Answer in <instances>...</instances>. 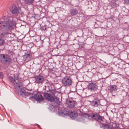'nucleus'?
Instances as JSON below:
<instances>
[{"instance_id":"nucleus-10","label":"nucleus","mask_w":129,"mask_h":129,"mask_svg":"<svg viewBox=\"0 0 129 129\" xmlns=\"http://www.w3.org/2000/svg\"><path fill=\"white\" fill-rule=\"evenodd\" d=\"M58 113L59 115L63 116H67L69 112L67 109L63 108H62L58 111Z\"/></svg>"},{"instance_id":"nucleus-20","label":"nucleus","mask_w":129,"mask_h":129,"mask_svg":"<svg viewBox=\"0 0 129 129\" xmlns=\"http://www.w3.org/2000/svg\"><path fill=\"white\" fill-rule=\"evenodd\" d=\"M5 43V41L4 39H2L0 38V46L3 45Z\"/></svg>"},{"instance_id":"nucleus-16","label":"nucleus","mask_w":129,"mask_h":129,"mask_svg":"<svg viewBox=\"0 0 129 129\" xmlns=\"http://www.w3.org/2000/svg\"><path fill=\"white\" fill-rule=\"evenodd\" d=\"M70 13L72 15H75L78 13V10L76 9H73L70 10Z\"/></svg>"},{"instance_id":"nucleus-6","label":"nucleus","mask_w":129,"mask_h":129,"mask_svg":"<svg viewBox=\"0 0 129 129\" xmlns=\"http://www.w3.org/2000/svg\"><path fill=\"white\" fill-rule=\"evenodd\" d=\"M9 9L13 15H17L19 13V10L15 5H13L10 7Z\"/></svg>"},{"instance_id":"nucleus-21","label":"nucleus","mask_w":129,"mask_h":129,"mask_svg":"<svg viewBox=\"0 0 129 129\" xmlns=\"http://www.w3.org/2000/svg\"><path fill=\"white\" fill-rule=\"evenodd\" d=\"M18 76L19 75L18 74H14V77L17 80H18Z\"/></svg>"},{"instance_id":"nucleus-30","label":"nucleus","mask_w":129,"mask_h":129,"mask_svg":"<svg viewBox=\"0 0 129 129\" xmlns=\"http://www.w3.org/2000/svg\"><path fill=\"white\" fill-rule=\"evenodd\" d=\"M30 98H30L29 99H30Z\"/></svg>"},{"instance_id":"nucleus-28","label":"nucleus","mask_w":129,"mask_h":129,"mask_svg":"<svg viewBox=\"0 0 129 129\" xmlns=\"http://www.w3.org/2000/svg\"><path fill=\"white\" fill-rule=\"evenodd\" d=\"M20 86H18V87H20Z\"/></svg>"},{"instance_id":"nucleus-15","label":"nucleus","mask_w":129,"mask_h":129,"mask_svg":"<svg viewBox=\"0 0 129 129\" xmlns=\"http://www.w3.org/2000/svg\"><path fill=\"white\" fill-rule=\"evenodd\" d=\"M69 115L71 118L73 119H75L77 117V114L74 112H71L70 113Z\"/></svg>"},{"instance_id":"nucleus-14","label":"nucleus","mask_w":129,"mask_h":129,"mask_svg":"<svg viewBox=\"0 0 129 129\" xmlns=\"http://www.w3.org/2000/svg\"><path fill=\"white\" fill-rule=\"evenodd\" d=\"M109 87H110L109 90L112 93L113 91H116L117 89V87L115 85H110L109 86Z\"/></svg>"},{"instance_id":"nucleus-3","label":"nucleus","mask_w":129,"mask_h":129,"mask_svg":"<svg viewBox=\"0 0 129 129\" xmlns=\"http://www.w3.org/2000/svg\"><path fill=\"white\" fill-rule=\"evenodd\" d=\"M0 60L4 63H9L11 61V59L9 55L4 54L0 55Z\"/></svg>"},{"instance_id":"nucleus-23","label":"nucleus","mask_w":129,"mask_h":129,"mask_svg":"<svg viewBox=\"0 0 129 129\" xmlns=\"http://www.w3.org/2000/svg\"><path fill=\"white\" fill-rule=\"evenodd\" d=\"M46 26H42L41 29L42 31H45L46 29Z\"/></svg>"},{"instance_id":"nucleus-24","label":"nucleus","mask_w":129,"mask_h":129,"mask_svg":"<svg viewBox=\"0 0 129 129\" xmlns=\"http://www.w3.org/2000/svg\"><path fill=\"white\" fill-rule=\"evenodd\" d=\"M104 127L105 129H109L110 128L109 125L107 124L104 125Z\"/></svg>"},{"instance_id":"nucleus-13","label":"nucleus","mask_w":129,"mask_h":129,"mask_svg":"<svg viewBox=\"0 0 129 129\" xmlns=\"http://www.w3.org/2000/svg\"><path fill=\"white\" fill-rule=\"evenodd\" d=\"M31 57V55L27 53L24 55V59L26 62H27L30 59Z\"/></svg>"},{"instance_id":"nucleus-8","label":"nucleus","mask_w":129,"mask_h":129,"mask_svg":"<svg viewBox=\"0 0 129 129\" xmlns=\"http://www.w3.org/2000/svg\"><path fill=\"white\" fill-rule=\"evenodd\" d=\"M91 115L92 118L94 119L97 121L101 120L102 121H103L102 119L103 117L101 116L99 113L97 112H95L92 113Z\"/></svg>"},{"instance_id":"nucleus-2","label":"nucleus","mask_w":129,"mask_h":129,"mask_svg":"<svg viewBox=\"0 0 129 129\" xmlns=\"http://www.w3.org/2000/svg\"><path fill=\"white\" fill-rule=\"evenodd\" d=\"M61 82L64 86H69L72 84V80L70 76H65L62 78Z\"/></svg>"},{"instance_id":"nucleus-25","label":"nucleus","mask_w":129,"mask_h":129,"mask_svg":"<svg viewBox=\"0 0 129 129\" xmlns=\"http://www.w3.org/2000/svg\"><path fill=\"white\" fill-rule=\"evenodd\" d=\"M83 115L85 117H89L90 116V115L86 113H84L83 114Z\"/></svg>"},{"instance_id":"nucleus-5","label":"nucleus","mask_w":129,"mask_h":129,"mask_svg":"<svg viewBox=\"0 0 129 129\" xmlns=\"http://www.w3.org/2000/svg\"><path fill=\"white\" fill-rule=\"evenodd\" d=\"M88 89L91 91H95L97 90L98 86L96 83H89L88 86Z\"/></svg>"},{"instance_id":"nucleus-27","label":"nucleus","mask_w":129,"mask_h":129,"mask_svg":"<svg viewBox=\"0 0 129 129\" xmlns=\"http://www.w3.org/2000/svg\"><path fill=\"white\" fill-rule=\"evenodd\" d=\"M4 77V75L2 72H0V78H3Z\"/></svg>"},{"instance_id":"nucleus-1","label":"nucleus","mask_w":129,"mask_h":129,"mask_svg":"<svg viewBox=\"0 0 129 129\" xmlns=\"http://www.w3.org/2000/svg\"><path fill=\"white\" fill-rule=\"evenodd\" d=\"M2 18L6 20L0 22V30L8 31L15 27L16 22L14 21L12 17L4 14Z\"/></svg>"},{"instance_id":"nucleus-26","label":"nucleus","mask_w":129,"mask_h":129,"mask_svg":"<svg viewBox=\"0 0 129 129\" xmlns=\"http://www.w3.org/2000/svg\"><path fill=\"white\" fill-rule=\"evenodd\" d=\"M124 3L126 4H129V0H124Z\"/></svg>"},{"instance_id":"nucleus-22","label":"nucleus","mask_w":129,"mask_h":129,"mask_svg":"<svg viewBox=\"0 0 129 129\" xmlns=\"http://www.w3.org/2000/svg\"><path fill=\"white\" fill-rule=\"evenodd\" d=\"M10 82L13 83L15 81V80L13 77H11L10 78Z\"/></svg>"},{"instance_id":"nucleus-18","label":"nucleus","mask_w":129,"mask_h":129,"mask_svg":"<svg viewBox=\"0 0 129 129\" xmlns=\"http://www.w3.org/2000/svg\"><path fill=\"white\" fill-rule=\"evenodd\" d=\"M20 92H21L20 94L22 96H24L25 95H30V93L29 92L26 93L25 92V91L24 90L23 91H21Z\"/></svg>"},{"instance_id":"nucleus-17","label":"nucleus","mask_w":129,"mask_h":129,"mask_svg":"<svg viewBox=\"0 0 129 129\" xmlns=\"http://www.w3.org/2000/svg\"><path fill=\"white\" fill-rule=\"evenodd\" d=\"M25 3L28 5H33L34 0H23Z\"/></svg>"},{"instance_id":"nucleus-19","label":"nucleus","mask_w":129,"mask_h":129,"mask_svg":"<svg viewBox=\"0 0 129 129\" xmlns=\"http://www.w3.org/2000/svg\"><path fill=\"white\" fill-rule=\"evenodd\" d=\"M99 101L98 100H94L92 102V103L93 104V106L94 107H98L99 105Z\"/></svg>"},{"instance_id":"nucleus-4","label":"nucleus","mask_w":129,"mask_h":129,"mask_svg":"<svg viewBox=\"0 0 129 129\" xmlns=\"http://www.w3.org/2000/svg\"><path fill=\"white\" fill-rule=\"evenodd\" d=\"M43 96L44 98L50 102L54 101L55 100L54 97L50 93L46 92H44L43 93Z\"/></svg>"},{"instance_id":"nucleus-7","label":"nucleus","mask_w":129,"mask_h":129,"mask_svg":"<svg viewBox=\"0 0 129 129\" xmlns=\"http://www.w3.org/2000/svg\"><path fill=\"white\" fill-rule=\"evenodd\" d=\"M34 98L37 102H40L43 101L44 99L41 93L38 92L34 96Z\"/></svg>"},{"instance_id":"nucleus-29","label":"nucleus","mask_w":129,"mask_h":129,"mask_svg":"<svg viewBox=\"0 0 129 129\" xmlns=\"http://www.w3.org/2000/svg\"><path fill=\"white\" fill-rule=\"evenodd\" d=\"M30 98H30L29 99H30Z\"/></svg>"},{"instance_id":"nucleus-12","label":"nucleus","mask_w":129,"mask_h":129,"mask_svg":"<svg viewBox=\"0 0 129 129\" xmlns=\"http://www.w3.org/2000/svg\"><path fill=\"white\" fill-rule=\"evenodd\" d=\"M8 33L7 31H4L0 33V38L5 40L8 36Z\"/></svg>"},{"instance_id":"nucleus-9","label":"nucleus","mask_w":129,"mask_h":129,"mask_svg":"<svg viewBox=\"0 0 129 129\" xmlns=\"http://www.w3.org/2000/svg\"><path fill=\"white\" fill-rule=\"evenodd\" d=\"M35 79V82L38 84H42L44 79L43 77L40 75L36 76Z\"/></svg>"},{"instance_id":"nucleus-11","label":"nucleus","mask_w":129,"mask_h":129,"mask_svg":"<svg viewBox=\"0 0 129 129\" xmlns=\"http://www.w3.org/2000/svg\"><path fill=\"white\" fill-rule=\"evenodd\" d=\"M68 107L70 108H73L75 107L76 104V102L72 100H68L67 102Z\"/></svg>"}]
</instances>
